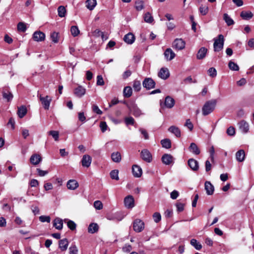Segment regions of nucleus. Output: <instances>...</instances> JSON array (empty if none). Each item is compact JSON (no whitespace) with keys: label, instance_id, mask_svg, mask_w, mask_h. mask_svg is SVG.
Masks as SVG:
<instances>
[{"label":"nucleus","instance_id":"a19ab883","mask_svg":"<svg viewBox=\"0 0 254 254\" xmlns=\"http://www.w3.org/2000/svg\"><path fill=\"white\" fill-rule=\"evenodd\" d=\"M58 15L61 17L65 16L66 9L64 6H60L58 8Z\"/></svg>","mask_w":254,"mask_h":254},{"label":"nucleus","instance_id":"412c9836","mask_svg":"<svg viewBox=\"0 0 254 254\" xmlns=\"http://www.w3.org/2000/svg\"><path fill=\"white\" fill-rule=\"evenodd\" d=\"M174 99L169 96H167L165 98V105L167 108L171 109L173 108L175 105Z\"/></svg>","mask_w":254,"mask_h":254},{"label":"nucleus","instance_id":"f03ea898","mask_svg":"<svg viewBox=\"0 0 254 254\" xmlns=\"http://www.w3.org/2000/svg\"><path fill=\"white\" fill-rule=\"evenodd\" d=\"M214 51L215 52H219L222 50L223 48L224 43V36L221 34L219 35L218 38L214 39Z\"/></svg>","mask_w":254,"mask_h":254},{"label":"nucleus","instance_id":"3c124183","mask_svg":"<svg viewBox=\"0 0 254 254\" xmlns=\"http://www.w3.org/2000/svg\"><path fill=\"white\" fill-rule=\"evenodd\" d=\"M125 122L127 126L133 125V124L134 123V120L131 117H126L125 119Z\"/></svg>","mask_w":254,"mask_h":254},{"label":"nucleus","instance_id":"f704fd0d","mask_svg":"<svg viewBox=\"0 0 254 254\" xmlns=\"http://www.w3.org/2000/svg\"><path fill=\"white\" fill-rule=\"evenodd\" d=\"M27 113V109L25 106H21L18 109L17 114L20 118H23Z\"/></svg>","mask_w":254,"mask_h":254},{"label":"nucleus","instance_id":"a878e982","mask_svg":"<svg viewBox=\"0 0 254 254\" xmlns=\"http://www.w3.org/2000/svg\"><path fill=\"white\" fill-rule=\"evenodd\" d=\"M168 130L173 133L176 137H180L181 135V130L179 127L175 126H171L169 128Z\"/></svg>","mask_w":254,"mask_h":254},{"label":"nucleus","instance_id":"de8ad7c7","mask_svg":"<svg viewBox=\"0 0 254 254\" xmlns=\"http://www.w3.org/2000/svg\"><path fill=\"white\" fill-rule=\"evenodd\" d=\"M70 31L72 35L74 37L77 36L79 33V30L78 27L76 26H71Z\"/></svg>","mask_w":254,"mask_h":254},{"label":"nucleus","instance_id":"37998d69","mask_svg":"<svg viewBox=\"0 0 254 254\" xmlns=\"http://www.w3.org/2000/svg\"><path fill=\"white\" fill-rule=\"evenodd\" d=\"M133 88L135 91H139L141 88V82L140 81L135 80L133 84Z\"/></svg>","mask_w":254,"mask_h":254},{"label":"nucleus","instance_id":"393cba45","mask_svg":"<svg viewBox=\"0 0 254 254\" xmlns=\"http://www.w3.org/2000/svg\"><path fill=\"white\" fill-rule=\"evenodd\" d=\"M164 56L167 60L171 61L175 57V54L171 49L168 48L165 51Z\"/></svg>","mask_w":254,"mask_h":254},{"label":"nucleus","instance_id":"423d86ee","mask_svg":"<svg viewBox=\"0 0 254 254\" xmlns=\"http://www.w3.org/2000/svg\"><path fill=\"white\" fill-rule=\"evenodd\" d=\"M40 100L41 101L42 104L45 110L49 109L50 105L52 101L51 98L49 96H46L45 97H42L41 95L39 97Z\"/></svg>","mask_w":254,"mask_h":254},{"label":"nucleus","instance_id":"6e6d98bb","mask_svg":"<svg viewBox=\"0 0 254 254\" xmlns=\"http://www.w3.org/2000/svg\"><path fill=\"white\" fill-rule=\"evenodd\" d=\"M199 9L200 13L203 15H206L208 11V7L206 6L201 5L200 6Z\"/></svg>","mask_w":254,"mask_h":254},{"label":"nucleus","instance_id":"f3484780","mask_svg":"<svg viewBox=\"0 0 254 254\" xmlns=\"http://www.w3.org/2000/svg\"><path fill=\"white\" fill-rule=\"evenodd\" d=\"M208 52L207 49L205 47H201L200 48L198 51L197 52V53L196 54V58L198 60H202L203 59L207 54V53Z\"/></svg>","mask_w":254,"mask_h":254},{"label":"nucleus","instance_id":"052dcab7","mask_svg":"<svg viewBox=\"0 0 254 254\" xmlns=\"http://www.w3.org/2000/svg\"><path fill=\"white\" fill-rule=\"evenodd\" d=\"M97 85L102 86L104 85V81L102 75H99L97 77Z\"/></svg>","mask_w":254,"mask_h":254},{"label":"nucleus","instance_id":"4c0bfd02","mask_svg":"<svg viewBox=\"0 0 254 254\" xmlns=\"http://www.w3.org/2000/svg\"><path fill=\"white\" fill-rule=\"evenodd\" d=\"M162 146L165 148L169 149L171 147V142L169 139H164L161 141Z\"/></svg>","mask_w":254,"mask_h":254},{"label":"nucleus","instance_id":"6ab92c4d","mask_svg":"<svg viewBox=\"0 0 254 254\" xmlns=\"http://www.w3.org/2000/svg\"><path fill=\"white\" fill-rule=\"evenodd\" d=\"M66 186L69 190H74L78 187L79 185L76 180H70L67 182Z\"/></svg>","mask_w":254,"mask_h":254},{"label":"nucleus","instance_id":"c9c22d12","mask_svg":"<svg viewBox=\"0 0 254 254\" xmlns=\"http://www.w3.org/2000/svg\"><path fill=\"white\" fill-rule=\"evenodd\" d=\"M124 96L126 98L130 97L132 93V88L130 86L125 87L124 89Z\"/></svg>","mask_w":254,"mask_h":254},{"label":"nucleus","instance_id":"8fccbe9b","mask_svg":"<svg viewBox=\"0 0 254 254\" xmlns=\"http://www.w3.org/2000/svg\"><path fill=\"white\" fill-rule=\"evenodd\" d=\"M78 249L75 245H72L69 248V254H77Z\"/></svg>","mask_w":254,"mask_h":254},{"label":"nucleus","instance_id":"338daca9","mask_svg":"<svg viewBox=\"0 0 254 254\" xmlns=\"http://www.w3.org/2000/svg\"><path fill=\"white\" fill-rule=\"evenodd\" d=\"M131 250V246L129 244H126L123 247V251L125 253H129Z\"/></svg>","mask_w":254,"mask_h":254},{"label":"nucleus","instance_id":"4468645a","mask_svg":"<svg viewBox=\"0 0 254 254\" xmlns=\"http://www.w3.org/2000/svg\"><path fill=\"white\" fill-rule=\"evenodd\" d=\"M162 161L165 165H169L173 162L174 158L170 154H165L162 157Z\"/></svg>","mask_w":254,"mask_h":254},{"label":"nucleus","instance_id":"20e7f679","mask_svg":"<svg viewBox=\"0 0 254 254\" xmlns=\"http://www.w3.org/2000/svg\"><path fill=\"white\" fill-rule=\"evenodd\" d=\"M133 228L136 232H140L144 228V224L141 220L136 219L134 221Z\"/></svg>","mask_w":254,"mask_h":254},{"label":"nucleus","instance_id":"2f4dec72","mask_svg":"<svg viewBox=\"0 0 254 254\" xmlns=\"http://www.w3.org/2000/svg\"><path fill=\"white\" fill-rule=\"evenodd\" d=\"M240 16L243 19L248 20L253 17V14L251 11H242L240 14Z\"/></svg>","mask_w":254,"mask_h":254},{"label":"nucleus","instance_id":"bb28decb","mask_svg":"<svg viewBox=\"0 0 254 254\" xmlns=\"http://www.w3.org/2000/svg\"><path fill=\"white\" fill-rule=\"evenodd\" d=\"M99 230V226L97 223H91L88 228V232L90 234H94L97 232Z\"/></svg>","mask_w":254,"mask_h":254},{"label":"nucleus","instance_id":"6e6552de","mask_svg":"<svg viewBox=\"0 0 254 254\" xmlns=\"http://www.w3.org/2000/svg\"><path fill=\"white\" fill-rule=\"evenodd\" d=\"M141 157L144 161L147 162L149 163L152 161V155L150 152L146 149H144L141 151Z\"/></svg>","mask_w":254,"mask_h":254},{"label":"nucleus","instance_id":"58836bf2","mask_svg":"<svg viewBox=\"0 0 254 254\" xmlns=\"http://www.w3.org/2000/svg\"><path fill=\"white\" fill-rule=\"evenodd\" d=\"M190 244L197 250H200L202 248L201 245L194 239L190 240Z\"/></svg>","mask_w":254,"mask_h":254},{"label":"nucleus","instance_id":"ddd939ff","mask_svg":"<svg viewBox=\"0 0 254 254\" xmlns=\"http://www.w3.org/2000/svg\"><path fill=\"white\" fill-rule=\"evenodd\" d=\"M158 76L163 79H167L170 75L169 70L167 68L162 67L158 73Z\"/></svg>","mask_w":254,"mask_h":254},{"label":"nucleus","instance_id":"c85d7f7f","mask_svg":"<svg viewBox=\"0 0 254 254\" xmlns=\"http://www.w3.org/2000/svg\"><path fill=\"white\" fill-rule=\"evenodd\" d=\"M236 158L238 161L241 162L245 160V153L244 150H240L236 153Z\"/></svg>","mask_w":254,"mask_h":254},{"label":"nucleus","instance_id":"aec40b11","mask_svg":"<svg viewBox=\"0 0 254 254\" xmlns=\"http://www.w3.org/2000/svg\"><path fill=\"white\" fill-rule=\"evenodd\" d=\"M3 98L6 99L8 102L10 101L13 98L12 94L8 90L7 88H4L2 91Z\"/></svg>","mask_w":254,"mask_h":254},{"label":"nucleus","instance_id":"473e14b6","mask_svg":"<svg viewBox=\"0 0 254 254\" xmlns=\"http://www.w3.org/2000/svg\"><path fill=\"white\" fill-rule=\"evenodd\" d=\"M112 160L115 162H120L121 160V155L120 152H113L111 155Z\"/></svg>","mask_w":254,"mask_h":254},{"label":"nucleus","instance_id":"5701e85b","mask_svg":"<svg viewBox=\"0 0 254 254\" xmlns=\"http://www.w3.org/2000/svg\"><path fill=\"white\" fill-rule=\"evenodd\" d=\"M42 160L41 156L39 154H33L32 155L30 159V162L34 165H38Z\"/></svg>","mask_w":254,"mask_h":254},{"label":"nucleus","instance_id":"5fc2aeb1","mask_svg":"<svg viewBox=\"0 0 254 254\" xmlns=\"http://www.w3.org/2000/svg\"><path fill=\"white\" fill-rule=\"evenodd\" d=\"M67 225L71 230H75L76 227V224L72 220H68Z\"/></svg>","mask_w":254,"mask_h":254},{"label":"nucleus","instance_id":"e2e57ef3","mask_svg":"<svg viewBox=\"0 0 254 254\" xmlns=\"http://www.w3.org/2000/svg\"><path fill=\"white\" fill-rule=\"evenodd\" d=\"M227 133L228 135L230 136H233L235 134V128L232 127H230L227 129Z\"/></svg>","mask_w":254,"mask_h":254},{"label":"nucleus","instance_id":"79ce46f5","mask_svg":"<svg viewBox=\"0 0 254 254\" xmlns=\"http://www.w3.org/2000/svg\"><path fill=\"white\" fill-rule=\"evenodd\" d=\"M110 175L111 178L115 180H119V171L118 170H112L110 173Z\"/></svg>","mask_w":254,"mask_h":254},{"label":"nucleus","instance_id":"09e8293b","mask_svg":"<svg viewBox=\"0 0 254 254\" xmlns=\"http://www.w3.org/2000/svg\"><path fill=\"white\" fill-rule=\"evenodd\" d=\"M48 134L52 136L56 141H58L59 137V133L58 131L51 130L48 132Z\"/></svg>","mask_w":254,"mask_h":254},{"label":"nucleus","instance_id":"69168bd1","mask_svg":"<svg viewBox=\"0 0 254 254\" xmlns=\"http://www.w3.org/2000/svg\"><path fill=\"white\" fill-rule=\"evenodd\" d=\"M78 118L79 121H80L83 123L85 122L86 121V117H85L83 112L78 113Z\"/></svg>","mask_w":254,"mask_h":254},{"label":"nucleus","instance_id":"a18cd8bd","mask_svg":"<svg viewBox=\"0 0 254 254\" xmlns=\"http://www.w3.org/2000/svg\"><path fill=\"white\" fill-rule=\"evenodd\" d=\"M135 7L137 10H141L144 8L143 1L142 0H137L135 3Z\"/></svg>","mask_w":254,"mask_h":254},{"label":"nucleus","instance_id":"7c9ffc66","mask_svg":"<svg viewBox=\"0 0 254 254\" xmlns=\"http://www.w3.org/2000/svg\"><path fill=\"white\" fill-rule=\"evenodd\" d=\"M189 150L191 152L195 155H198L200 153V150L198 147L194 143H190L189 147Z\"/></svg>","mask_w":254,"mask_h":254},{"label":"nucleus","instance_id":"49530a36","mask_svg":"<svg viewBox=\"0 0 254 254\" xmlns=\"http://www.w3.org/2000/svg\"><path fill=\"white\" fill-rule=\"evenodd\" d=\"M144 19L146 22L151 23L153 21V18L149 12H147L144 16Z\"/></svg>","mask_w":254,"mask_h":254},{"label":"nucleus","instance_id":"1a4fd4ad","mask_svg":"<svg viewBox=\"0 0 254 254\" xmlns=\"http://www.w3.org/2000/svg\"><path fill=\"white\" fill-rule=\"evenodd\" d=\"M125 206L127 208H132L134 205V198L131 195H128L124 199Z\"/></svg>","mask_w":254,"mask_h":254},{"label":"nucleus","instance_id":"9d476101","mask_svg":"<svg viewBox=\"0 0 254 254\" xmlns=\"http://www.w3.org/2000/svg\"><path fill=\"white\" fill-rule=\"evenodd\" d=\"M130 111L132 113L133 116L135 117H139L142 114L141 111L135 104H132L129 107Z\"/></svg>","mask_w":254,"mask_h":254},{"label":"nucleus","instance_id":"ea45409f","mask_svg":"<svg viewBox=\"0 0 254 254\" xmlns=\"http://www.w3.org/2000/svg\"><path fill=\"white\" fill-rule=\"evenodd\" d=\"M50 37L52 42L55 43H57L59 40V33L54 32L51 34Z\"/></svg>","mask_w":254,"mask_h":254},{"label":"nucleus","instance_id":"39448f33","mask_svg":"<svg viewBox=\"0 0 254 254\" xmlns=\"http://www.w3.org/2000/svg\"><path fill=\"white\" fill-rule=\"evenodd\" d=\"M185 42L182 39H176L173 42V46L177 50H181L185 48Z\"/></svg>","mask_w":254,"mask_h":254},{"label":"nucleus","instance_id":"680f3d73","mask_svg":"<svg viewBox=\"0 0 254 254\" xmlns=\"http://www.w3.org/2000/svg\"><path fill=\"white\" fill-rule=\"evenodd\" d=\"M185 126L187 127L190 131L192 130L193 128V125L191 122L190 119H187L186 120Z\"/></svg>","mask_w":254,"mask_h":254},{"label":"nucleus","instance_id":"b1692460","mask_svg":"<svg viewBox=\"0 0 254 254\" xmlns=\"http://www.w3.org/2000/svg\"><path fill=\"white\" fill-rule=\"evenodd\" d=\"M124 41L128 44H132L135 40V37L131 33H128L124 37Z\"/></svg>","mask_w":254,"mask_h":254},{"label":"nucleus","instance_id":"c03bdc74","mask_svg":"<svg viewBox=\"0 0 254 254\" xmlns=\"http://www.w3.org/2000/svg\"><path fill=\"white\" fill-rule=\"evenodd\" d=\"M228 66L232 70L238 71L239 69V67L238 64L232 61L229 62Z\"/></svg>","mask_w":254,"mask_h":254},{"label":"nucleus","instance_id":"2eb2a0df","mask_svg":"<svg viewBox=\"0 0 254 254\" xmlns=\"http://www.w3.org/2000/svg\"><path fill=\"white\" fill-rule=\"evenodd\" d=\"M132 172L134 177L139 178L142 174L141 168L138 165H133L132 167Z\"/></svg>","mask_w":254,"mask_h":254},{"label":"nucleus","instance_id":"f8f14e48","mask_svg":"<svg viewBox=\"0 0 254 254\" xmlns=\"http://www.w3.org/2000/svg\"><path fill=\"white\" fill-rule=\"evenodd\" d=\"M92 158L88 155H84L83 156L81 160V164L83 167L88 168L91 163Z\"/></svg>","mask_w":254,"mask_h":254},{"label":"nucleus","instance_id":"cd10ccee","mask_svg":"<svg viewBox=\"0 0 254 254\" xmlns=\"http://www.w3.org/2000/svg\"><path fill=\"white\" fill-rule=\"evenodd\" d=\"M54 226L58 230H62L63 227V221L60 218H56L53 222Z\"/></svg>","mask_w":254,"mask_h":254},{"label":"nucleus","instance_id":"dca6fc26","mask_svg":"<svg viewBox=\"0 0 254 254\" xmlns=\"http://www.w3.org/2000/svg\"><path fill=\"white\" fill-rule=\"evenodd\" d=\"M188 165L194 171H197L199 168L198 162L195 159L191 158L188 161Z\"/></svg>","mask_w":254,"mask_h":254},{"label":"nucleus","instance_id":"9b49d317","mask_svg":"<svg viewBox=\"0 0 254 254\" xmlns=\"http://www.w3.org/2000/svg\"><path fill=\"white\" fill-rule=\"evenodd\" d=\"M45 35L41 31H36L33 34V39L37 42L43 41L45 40Z\"/></svg>","mask_w":254,"mask_h":254},{"label":"nucleus","instance_id":"603ef678","mask_svg":"<svg viewBox=\"0 0 254 254\" xmlns=\"http://www.w3.org/2000/svg\"><path fill=\"white\" fill-rule=\"evenodd\" d=\"M208 74L211 77H215L217 75V71L214 67H210L208 70Z\"/></svg>","mask_w":254,"mask_h":254},{"label":"nucleus","instance_id":"0e129e2a","mask_svg":"<svg viewBox=\"0 0 254 254\" xmlns=\"http://www.w3.org/2000/svg\"><path fill=\"white\" fill-rule=\"evenodd\" d=\"M92 111L98 115H101L102 111L99 108L97 105H94L92 106Z\"/></svg>","mask_w":254,"mask_h":254},{"label":"nucleus","instance_id":"e433bc0d","mask_svg":"<svg viewBox=\"0 0 254 254\" xmlns=\"http://www.w3.org/2000/svg\"><path fill=\"white\" fill-rule=\"evenodd\" d=\"M223 19L228 26H231L234 24V20L227 13L224 14Z\"/></svg>","mask_w":254,"mask_h":254},{"label":"nucleus","instance_id":"7ed1b4c3","mask_svg":"<svg viewBox=\"0 0 254 254\" xmlns=\"http://www.w3.org/2000/svg\"><path fill=\"white\" fill-rule=\"evenodd\" d=\"M155 82L151 78L149 77L145 78L142 82L143 87L147 90L154 88L155 86Z\"/></svg>","mask_w":254,"mask_h":254},{"label":"nucleus","instance_id":"f257e3e1","mask_svg":"<svg viewBox=\"0 0 254 254\" xmlns=\"http://www.w3.org/2000/svg\"><path fill=\"white\" fill-rule=\"evenodd\" d=\"M217 104L216 99H212L206 102L202 108V114L206 116L212 113Z\"/></svg>","mask_w":254,"mask_h":254},{"label":"nucleus","instance_id":"0eeeda50","mask_svg":"<svg viewBox=\"0 0 254 254\" xmlns=\"http://www.w3.org/2000/svg\"><path fill=\"white\" fill-rule=\"evenodd\" d=\"M240 130L244 133H246L249 130V125L245 120H242L238 123Z\"/></svg>","mask_w":254,"mask_h":254},{"label":"nucleus","instance_id":"4be33fe9","mask_svg":"<svg viewBox=\"0 0 254 254\" xmlns=\"http://www.w3.org/2000/svg\"><path fill=\"white\" fill-rule=\"evenodd\" d=\"M86 92V89L81 86H78L74 89V94L78 97H81Z\"/></svg>","mask_w":254,"mask_h":254},{"label":"nucleus","instance_id":"13d9d810","mask_svg":"<svg viewBox=\"0 0 254 254\" xmlns=\"http://www.w3.org/2000/svg\"><path fill=\"white\" fill-rule=\"evenodd\" d=\"M94 206L96 209L100 210L103 208V204L101 201L96 200L94 202Z\"/></svg>","mask_w":254,"mask_h":254},{"label":"nucleus","instance_id":"c756f323","mask_svg":"<svg viewBox=\"0 0 254 254\" xmlns=\"http://www.w3.org/2000/svg\"><path fill=\"white\" fill-rule=\"evenodd\" d=\"M59 248L62 251H65L66 250L68 245V242L66 239H64L61 240L59 243Z\"/></svg>","mask_w":254,"mask_h":254},{"label":"nucleus","instance_id":"864d4df0","mask_svg":"<svg viewBox=\"0 0 254 254\" xmlns=\"http://www.w3.org/2000/svg\"><path fill=\"white\" fill-rule=\"evenodd\" d=\"M17 29L21 32H25L26 30L25 24L23 22H19L17 24Z\"/></svg>","mask_w":254,"mask_h":254},{"label":"nucleus","instance_id":"4d7b16f0","mask_svg":"<svg viewBox=\"0 0 254 254\" xmlns=\"http://www.w3.org/2000/svg\"><path fill=\"white\" fill-rule=\"evenodd\" d=\"M153 218L154 219V221L156 223H158L161 220V216L159 213L155 212L153 215Z\"/></svg>","mask_w":254,"mask_h":254},{"label":"nucleus","instance_id":"72a5a7b5","mask_svg":"<svg viewBox=\"0 0 254 254\" xmlns=\"http://www.w3.org/2000/svg\"><path fill=\"white\" fill-rule=\"evenodd\" d=\"M86 7L90 10H93L97 4L96 0H87L86 1Z\"/></svg>","mask_w":254,"mask_h":254},{"label":"nucleus","instance_id":"774afa93","mask_svg":"<svg viewBox=\"0 0 254 254\" xmlns=\"http://www.w3.org/2000/svg\"><path fill=\"white\" fill-rule=\"evenodd\" d=\"M179 195V192L176 190H174L171 192L170 197L173 199H176L178 197Z\"/></svg>","mask_w":254,"mask_h":254},{"label":"nucleus","instance_id":"a211bd4d","mask_svg":"<svg viewBox=\"0 0 254 254\" xmlns=\"http://www.w3.org/2000/svg\"><path fill=\"white\" fill-rule=\"evenodd\" d=\"M205 190L208 195H212L214 190V188L211 183L209 181H206L204 184Z\"/></svg>","mask_w":254,"mask_h":254},{"label":"nucleus","instance_id":"bf43d9fd","mask_svg":"<svg viewBox=\"0 0 254 254\" xmlns=\"http://www.w3.org/2000/svg\"><path fill=\"white\" fill-rule=\"evenodd\" d=\"M39 220L42 222H47L48 223H49L50 222L51 218L49 216L42 215L39 217Z\"/></svg>","mask_w":254,"mask_h":254}]
</instances>
